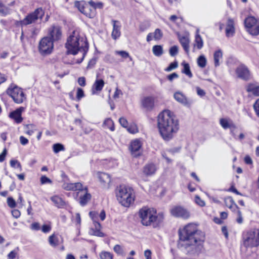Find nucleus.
Instances as JSON below:
<instances>
[{"mask_svg":"<svg viewBox=\"0 0 259 259\" xmlns=\"http://www.w3.org/2000/svg\"><path fill=\"white\" fill-rule=\"evenodd\" d=\"M179 236L178 247L187 254H198L203 251L205 234L195 224L190 223L180 229Z\"/></svg>","mask_w":259,"mask_h":259,"instance_id":"f257e3e1","label":"nucleus"},{"mask_svg":"<svg viewBox=\"0 0 259 259\" xmlns=\"http://www.w3.org/2000/svg\"><path fill=\"white\" fill-rule=\"evenodd\" d=\"M157 125L162 138L166 141L172 139L179 130L178 120L168 110H164L159 114Z\"/></svg>","mask_w":259,"mask_h":259,"instance_id":"f03ea898","label":"nucleus"},{"mask_svg":"<svg viewBox=\"0 0 259 259\" xmlns=\"http://www.w3.org/2000/svg\"><path fill=\"white\" fill-rule=\"evenodd\" d=\"M67 54L75 55L78 53L81 54V57L76 61V63H80L83 60L88 51L89 45L85 38L81 37L77 31H73L68 37L65 44Z\"/></svg>","mask_w":259,"mask_h":259,"instance_id":"7ed1b4c3","label":"nucleus"},{"mask_svg":"<svg viewBox=\"0 0 259 259\" xmlns=\"http://www.w3.org/2000/svg\"><path fill=\"white\" fill-rule=\"evenodd\" d=\"M62 188L67 191H77L74 197L82 206L85 205L91 199V195L88 192V188L83 187L81 183H64Z\"/></svg>","mask_w":259,"mask_h":259,"instance_id":"20e7f679","label":"nucleus"},{"mask_svg":"<svg viewBox=\"0 0 259 259\" xmlns=\"http://www.w3.org/2000/svg\"><path fill=\"white\" fill-rule=\"evenodd\" d=\"M139 215L141 219L142 224L144 226L157 225L163 218V214L156 215V211L154 208L144 207L139 211Z\"/></svg>","mask_w":259,"mask_h":259,"instance_id":"39448f33","label":"nucleus"},{"mask_svg":"<svg viewBox=\"0 0 259 259\" xmlns=\"http://www.w3.org/2000/svg\"><path fill=\"white\" fill-rule=\"evenodd\" d=\"M134 190L132 188L124 185L117 188L116 197L119 202L125 207H128L134 201Z\"/></svg>","mask_w":259,"mask_h":259,"instance_id":"423d86ee","label":"nucleus"},{"mask_svg":"<svg viewBox=\"0 0 259 259\" xmlns=\"http://www.w3.org/2000/svg\"><path fill=\"white\" fill-rule=\"evenodd\" d=\"M243 244L246 247H256L259 245V230H250L244 235Z\"/></svg>","mask_w":259,"mask_h":259,"instance_id":"0eeeda50","label":"nucleus"},{"mask_svg":"<svg viewBox=\"0 0 259 259\" xmlns=\"http://www.w3.org/2000/svg\"><path fill=\"white\" fill-rule=\"evenodd\" d=\"M7 94L17 104H21L26 99V96L22 89L16 85L11 84L6 91Z\"/></svg>","mask_w":259,"mask_h":259,"instance_id":"6e6552de","label":"nucleus"},{"mask_svg":"<svg viewBox=\"0 0 259 259\" xmlns=\"http://www.w3.org/2000/svg\"><path fill=\"white\" fill-rule=\"evenodd\" d=\"M54 49V42L49 36L42 38L38 45V51L42 55H48L52 53Z\"/></svg>","mask_w":259,"mask_h":259,"instance_id":"1a4fd4ad","label":"nucleus"},{"mask_svg":"<svg viewBox=\"0 0 259 259\" xmlns=\"http://www.w3.org/2000/svg\"><path fill=\"white\" fill-rule=\"evenodd\" d=\"M245 27L247 31L252 35L259 34V20L253 16H249L244 20Z\"/></svg>","mask_w":259,"mask_h":259,"instance_id":"9d476101","label":"nucleus"},{"mask_svg":"<svg viewBox=\"0 0 259 259\" xmlns=\"http://www.w3.org/2000/svg\"><path fill=\"white\" fill-rule=\"evenodd\" d=\"M44 15L42 8L36 9L33 12L30 13L20 21L21 26H26L35 22L38 19H41Z\"/></svg>","mask_w":259,"mask_h":259,"instance_id":"9b49d317","label":"nucleus"},{"mask_svg":"<svg viewBox=\"0 0 259 259\" xmlns=\"http://www.w3.org/2000/svg\"><path fill=\"white\" fill-rule=\"evenodd\" d=\"M62 35L61 29L59 26L53 25L48 30L47 36H49L54 42L60 40Z\"/></svg>","mask_w":259,"mask_h":259,"instance_id":"f8f14e48","label":"nucleus"},{"mask_svg":"<svg viewBox=\"0 0 259 259\" xmlns=\"http://www.w3.org/2000/svg\"><path fill=\"white\" fill-rule=\"evenodd\" d=\"M237 77L244 80H248L250 78V73L248 67L244 64L239 65L235 70Z\"/></svg>","mask_w":259,"mask_h":259,"instance_id":"ddd939ff","label":"nucleus"},{"mask_svg":"<svg viewBox=\"0 0 259 259\" xmlns=\"http://www.w3.org/2000/svg\"><path fill=\"white\" fill-rule=\"evenodd\" d=\"M142 143L140 140L136 139L131 142L130 150L131 154L135 157L140 156L142 153Z\"/></svg>","mask_w":259,"mask_h":259,"instance_id":"4468645a","label":"nucleus"},{"mask_svg":"<svg viewBox=\"0 0 259 259\" xmlns=\"http://www.w3.org/2000/svg\"><path fill=\"white\" fill-rule=\"evenodd\" d=\"M171 214L178 218L187 219L190 217V212L185 208L181 206H176L170 210Z\"/></svg>","mask_w":259,"mask_h":259,"instance_id":"2eb2a0df","label":"nucleus"},{"mask_svg":"<svg viewBox=\"0 0 259 259\" xmlns=\"http://www.w3.org/2000/svg\"><path fill=\"white\" fill-rule=\"evenodd\" d=\"M175 99L180 103L187 107H190L192 102L181 92H177L174 95Z\"/></svg>","mask_w":259,"mask_h":259,"instance_id":"dca6fc26","label":"nucleus"},{"mask_svg":"<svg viewBox=\"0 0 259 259\" xmlns=\"http://www.w3.org/2000/svg\"><path fill=\"white\" fill-rule=\"evenodd\" d=\"M24 110V108L21 107L11 112L9 114V117L14 119L17 123H20L23 120L21 114Z\"/></svg>","mask_w":259,"mask_h":259,"instance_id":"f3484780","label":"nucleus"},{"mask_svg":"<svg viewBox=\"0 0 259 259\" xmlns=\"http://www.w3.org/2000/svg\"><path fill=\"white\" fill-rule=\"evenodd\" d=\"M142 106L147 110H151L154 106V98L152 96L144 97L142 101Z\"/></svg>","mask_w":259,"mask_h":259,"instance_id":"a211bd4d","label":"nucleus"},{"mask_svg":"<svg viewBox=\"0 0 259 259\" xmlns=\"http://www.w3.org/2000/svg\"><path fill=\"white\" fill-rule=\"evenodd\" d=\"M178 37L179 38V40L182 45L183 48L185 50V52L187 54H188L189 52V48H190V38L188 36H182L179 33L178 34Z\"/></svg>","mask_w":259,"mask_h":259,"instance_id":"6ab92c4d","label":"nucleus"},{"mask_svg":"<svg viewBox=\"0 0 259 259\" xmlns=\"http://www.w3.org/2000/svg\"><path fill=\"white\" fill-rule=\"evenodd\" d=\"M113 30L111 33L112 38L116 40L119 38L121 35L120 28L121 26L118 21L112 20Z\"/></svg>","mask_w":259,"mask_h":259,"instance_id":"aec40b11","label":"nucleus"},{"mask_svg":"<svg viewBox=\"0 0 259 259\" xmlns=\"http://www.w3.org/2000/svg\"><path fill=\"white\" fill-rule=\"evenodd\" d=\"M94 227L91 229L90 234L98 237H103L104 234L101 231V224L97 221H94Z\"/></svg>","mask_w":259,"mask_h":259,"instance_id":"412c9836","label":"nucleus"},{"mask_svg":"<svg viewBox=\"0 0 259 259\" xmlns=\"http://www.w3.org/2000/svg\"><path fill=\"white\" fill-rule=\"evenodd\" d=\"M104 81L103 79H96L92 87V94L95 95L100 92L103 89L104 85Z\"/></svg>","mask_w":259,"mask_h":259,"instance_id":"4be33fe9","label":"nucleus"},{"mask_svg":"<svg viewBox=\"0 0 259 259\" xmlns=\"http://www.w3.org/2000/svg\"><path fill=\"white\" fill-rule=\"evenodd\" d=\"M97 177L104 186H108L111 182V178L109 175L105 172H98Z\"/></svg>","mask_w":259,"mask_h":259,"instance_id":"5701e85b","label":"nucleus"},{"mask_svg":"<svg viewBox=\"0 0 259 259\" xmlns=\"http://www.w3.org/2000/svg\"><path fill=\"white\" fill-rule=\"evenodd\" d=\"M234 33L235 27L234 21L232 19H229L226 28V35L227 37H230L232 36Z\"/></svg>","mask_w":259,"mask_h":259,"instance_id":"b1692460","label":"nucleus"},{"mask_svg":"<svg viewBox=\"0 0 259 259\" xmlns=\"http://www.w3.org/2000/svg\"><path fill=\"white\" fill-rule=\"evenodd\" d=\"M156 170L155 164L150 163L146 165L143 168V172L146 176H151L153 175Z\"/></svg>","mask_w":259,"mask_h":259,"instance_id":"393cba45","label":"nucleus"},{"mask_svg":"<svg viewBox=\"0 0 259 259\" xmlns=\"http://www.w3.org/2000/svg\"><path fill=\"white\" fill-rule=\"evenodd\" d=\"M225 203L228 208L232 211H235L238 208L237 205L234 202L233 199L231 197H227L224 199Z\"/></svg>","mask_w":259,"mask_h":259,"instance_id":"a878e982","label":"nucleus"},{"mask_svg":"<svg viewBox=\"0 0 259 259\" xmlns=\"http://www.w3.org/2000/svg\"><path fill=\"white\" fill-rule=\"evenodd\" d=\"M48 241L49 244L53 247H56L61 243L58 236L54 233L49 236Z\"/></svg>","mask_w":259,"mask_h":259,"instance_id":"bb28decb","label":"nucleus"},{"mask_svg":"<svg viewBox=\"0 0 259 259\" xmlns=\"http://www.w3.org/2000/svg\"><path fill=\"white\" fill-rule=\"evenodd\" d=\"M223 58V52L219 49L214 52L213 54L214 64L215 67H218L220 65V61Z\"/></svg>","mask_w":259,"mask_h":259,"instance_id":"cd10ccee","label":"nucleus"},{"mask_svg":"<svg viewBox=\"0 0 259 259\" xmlns=\"http://www.w3.org/2000/svg\"><path fill=\"white\" fill-rule=\"evenodd\" d=\"M220 123L221 126L224 128L227 129L228 128H235L236 126L234 123L230 120L226 118H221L220 120Z\"/></svg>","mask_w":259,"mask_h":259,"instance_id":"c85d7f7f","label":"nucleus"},{"mask_svg":"<svg viewBox=\"0 0 259 259\" xmlns=\"http://www.w3.org/2000/svg\"><path fill=\"white\" fill-rule=\"evenodd\" d=\"M51 200L58 207H62L65 205V202L62 199L58 196H52Z\"/></svg>","mask_w":259,"mask_h":259,"instance_id":"c756f323","label":"nucleus"},{"mask_svg":"<svg viewBox=\"0 0 259 259\" xmlns=\"http://www.w3.org/2000/svg\"><path fill=\"white\" fill-rule=\"evenodd\" d=\"M247 91L251 92L255 96H259V85H256L253 84H250L247 88Z\"/></svg>","mask_w":259,"mask_h":259,"instance_id":"7c9ffc66","label":"nucleus"},{"mask_svg":"<svg viewBox=\"0 0 259 259\" xmlns=\"http://www.w3.org/2000/svg\"><path fill=\"white\" fill-rule=\"evenodd\" d=\"M194 47H196L199 50L202 48L203 46V41L200 34L195 35Z\"/></svg>","mask_w":259,"mask_h":259,"instance_id":"2f4dec72","label":"nucleus"},{"mask_svg":"<svg viewBox=\"0 0 259 259\" xmlns=\"http://www.w3.org/2000/svg\"><path fill=\"white\" fill-rule=\"evenodd\" d=\"M152 52L155 56H161L163 53L162 47L160 45L154 46L152 48Z\"/></svg>","mask_w":259,"mask_h":259,"instance_id":"473e14b6","label":"nucleus"},{"mask_svg":"<svg viewBox=\"0 0 259 259\" xmlns=\"http://www.w3.org/2000/svg\"><path fill=\"white\" fill-rule=\"evenodd\" d=\"M183 69L182 72L187 75L189 77L191 78L193 76L192 73L190 70V66L188 63H184Z\"/></svg>","mask_w":259,"mask_h":259,"instance_id":"72a5a7b5","label":"nucleus"},{"mask_svg":"<svg viewBox=\"0 0 259 259\" xmlns=\"http://www.w3.org/2000/svg\"><path fill=\"white\" fill-rule=\"evenodd\" d=\"M197 62L198 66L203 68L206 66L207 60L204 55H201L198 58Z\"/></svg>","mask_w":259,"mask_h":259,"instance_id":"f704fd0d","label":"nucleus"},{"mask_svg":"<svg viewBox=\"0 0 259 259\" xmlns=\"http://www.w3.org/2000/svg\"><path fill=\"white\" fill-rule=\"evenodd\" d=\"M53 150L55 153H58L60 151H64V146L60 143H56L53 145Z\"/></svg>","mask_w":259,"mask_h":259,"instance_id":"c9c22d12","label":"nucleus"},{"mask_svg":"<svg viewBox=\"0 0 259 259\" xmlns=\"http://www.w3.org/2000/svg\"><path fill=\"white\" fill-rule=\"evenodd\" d=\"M90 10L89 7H83L81 9H79L80 11L85 15L87 17L89 18H93L94 16V12H90L89 13L88 11V10Z\"/></svg>","mask_w":259,"mask_h":259,"instance_id":"e433bc0d","label":"nucleus"},{"mask_svg":"<svg viewBox=\"0 0 259 259\" xmlns=\"http://www.w3.org/2000/svg\"><path fill=\"white\" fill-rule=\"evenodd\" d=\"M99 255L100 259H113V254L108 251H102Z\"/></svg>","mask_w":259,"mask_h":259,"instance_id":"4c0bfd02","label":"nucleus"},{"mask_svg":"<svg viewBox=\"0 0 259 259\" xmlns=\"http://www.w3.org/2000/svg\"><path fill=\"white\" fill-rule=\"evenodd\" d=\"M153 35V38L156 40H160L162 37L163 33L160 29L157 28L155 30Z\"/></svg>","mask_w":259,"mask_h":259,"instance_id":"58836bf2","label":"nucleus"},{"mask_svg":"<svg viewBox=\"0 0 259 259\" xmlns=\"http://www.w3.org/2000/svg\"><path fill=\"white\" fill-rule=\"evenodd\" d=\"M104 124L108 127L111 131H114V123L112 120L110 118H107L105 120Z\"/></svg>","mask_w":259,"mask_h":259,"instance_id":"ea45409f","label":"nucleus"},{"mask_svg":"<svg viewBox=\"0 0 259 259\" xmlns=\"http://www.w3.org/2000/svg\"><path fill=\"white\" fill-rule=\"evenodd\" d=\"M10 163L12 167L18 168L20 171L22 170V166L17 160L12 159L11 160Z\"/></svg>","mask_w":259,"mask_h":259,"instance_id":"a19ab883","label":"nucleus"},{"mask_svg":"<svg viewBox=\"0 0 259 259\" xmlns=\"http://www.w3.org/2000/svg\"><path fill=\"white\" fill-rule=\"evenodd\" d=\"M89 4L91 6H92L94 9V11L96 9L99 8L101 9L103 8V4L101 2L95 3L93 1H90L89 2Z\"/></svg>","mask_w":259,"mask_h":259,"instance_id":"79ce46f5","label":"nucleus"},{"mask_svg":"<svg viewBox=\"0 0 259 259\" xmlns=\"http://www.w3.org/2000/svg\"><path fill=\"white\" fill-rule=\"evenodd\" d=\"M178 66V64L177 61H175L172 63H171L166 68L164 69V71L166 72H170L171 70L175 69Z\"/></svg>","mask_w":259,"mask_h":259,"instance_id":"37998d69","label":"nucleus"},{"mask_svg":"<svg viewBox=\"0 0 259 259\" xmlns=\"http://www.w3.org/2000/svg\"><path fill=\"white\" fill-rule=\"evenodd\" d=\"M0 13L3 15H6L9 13V9L7 7L0 2Z\"/></svg>","mask_w":259,"mask_h":259,"instance_id":"c03bdc74","label":"nucleus"},{"mask_svg":"<svg viewBox=\"0 0 259 259\" xmlns=\"http://www.w3.org/2000/svg\"><path fill=\"white\" fill-rule=\"evenodd\" d=\"M126 128L128 132L130 133L135 134L138 132V128L136 124H132L129 126H127Z\"/></svg>","mask_w":259,"mask_h":259,"instance_id":"a18cd8bd","label":"nucleus"},{"mask_svg":"<svg viewBox=\"0 0 259 259\" xmlns=\"http://www.w3.org/2000/svg\"><path fill=\"white\" fill-rule=\"evenodd\" d=\"M7 204L10 208H14L16 206L15 200L11 197L7 198Z\"/></svg>","mask_w":259,"mask_h":259,"instance_id":"49530a36","label":"nucleus"},{"mask_svg":"<svg viewBox=\"0 0 259 259\" xmlns=\"http://www.w3.org/2000/svg\"><path fill=\"white\" fill-rule=\"evenodd\" d=\"M84 97V94L83 90L81 88H78L76 93V100L79 101L81 98Z\"/></svg>","mask_w":259,"mask_h":259,"instance_id":"de8ad7c7","label":"nucleus"},{"mask_svg":"<svg viewBox=\"0 0 259 259\" xmlns=\"http://www.w3.org/2000/svg\"><path fill=\"white\" fill-rule=\"evenodd\" d=\"M169 54L171 56H175L178 53V47L176 46L171 47L169 51Z\"/></svg>","mask_w":259,"mask_h":259,"instance_id":"09e8293b","label":"nucleus"},{"mask_svg":"<svg viewBox=\"0 0 259 259\" xmlns=\"http://www.w3.org/2000/svg\"><path fill=\"white\" fill-rule=\"evenodd\" d=\"M195 201L196 203L200 206L203 207L205 205L204 201L201 199L200 197L198 195H196L195 197Z\"/></svg>","mask_w":259,"mask_h":259,"instance_id":"8fccbe9b","label":"nucleus"},{"mask_svg":"<svg viewBox=\"0 0 259 259\" xmlns=\"http://www.w3.org/2000/svg\"><path fill=\"white\" fill-rule=\"evenodd\" d=\"M30 228L33 231H38L40 229V224L38 222H34L30 225Z\"/></svg>","mask_w":259,"mask_h":259,"instance_id":"3c124183","label":"nucleus"},{"mask_svg":"<svg viewBox=\"0 0 259 259\" xmlns=\"http://www.w3.org/2000/svg\"><path fill=\"white\" fill-rule=\"evenodd\" d=\"M52 227L50 224L43 225L41 227V231L44 233H48L51 230Z\"/></svg>","mask_w":259,"mask_h":259,"instance_id":"603ef678","label":"nucleus"},{"mask_svg":"<svg viewBox=\"0 0 259 259\" xmlns=\"http://www.w3.org/2000/svg\"><path fill=\"white\" fill-rule=\"evenodd\" d=\"M116 54L120 55L123 58H127L129 57V54L124 51H117L115 52Z\"/></svg>","mask_w":259,"mask_h":259,"instance_id":"864d4df0","label":"nucleus"},{"mask_svg":"<svg viewBox=\"0 0 259 259\" xmlns=\"http://www.w3.org/2000/svg\"><path fill=\"white\" fill-rule=\"evenodd\" d=\"M253 108L256 115L259 117V98L254 103Z\"/></svg>","mask_w":259,"mask_h":259,"instance_id":"5fc2aeb1","label":"nucleus"},{"mask_svg":"<svg viewBox=\"0 0 259 259\" xmlns=\"http://www.w3.org/2000/svg\"><path fill=\"white\" fill-rule=\"evenodd\" d=\"M114 251L118 254H122L123 249L119 245H115L113 248Z\"/></svg>","mask_w":259,"mask_h":259,"instance_id":"6e6d98bb","label":"nucleus"},{"mask_svg":"<svg viewBox=\"0 0 259 259\" xmlns=\"http://www.w3.org/2000/svg\"><path fill=\"white\" fill-rule=\"evenodd\" d=\"M40 183L41 184L52 183V181L46 176H43L40 178Z\"/></svg>","mask_w":259,"mask_h":259,"instance_id":"4d7b16f0","label":"nucleus"},{"mask_svg":"<svg viewBox=\"0 0 259 259\" xmlns=\"http://www.w3.org/2000/svg\"><path fill=\"white\" fill-rule=\"evenodd\" d=\"M119 122L121 125L123 127H127L128 122L127 120L124 117H121L119 119Z\"/></svg>","mask_w":259,"mask_h":259,"instance_id":"13d9d810","label":"nucleus"},{"mask_svg":"<svg viewBox=\"0 0 259 259\" xmlns=\"http://www.w3.org/2000/svg\"><path fill=\"white\" fill-rule=\"evenodd\" d=\"M179 77V75L176 73L174 72L167 76V79L170 82L172 81L174 79L178 78Z\"/></svg>","mask_w":259,"mask_h":259,"instance_id":"bf43d9fd","label":"nucleus"},{"mask_svg":"<svg viewBox=\"0 0 259 259\" xmlns=\"http://www.w3.org/2000/svg\"><path fill=\"white\" fill-rule=\"evenodd\" d=\"M12 215L13 217L16 219H17L20 217L21 215L20 211L18 209H13L11 211Z\"/></svg>","mask_w":259,"mask_h":259,"instance_id":"052dcab7","label":"nucleus"},{"mask_svg":"<svg viewBox=\"0 0 259 259\" xmlns=\"http://www.w3.org/2000/svg\"><path fill=\"white\" fill-rule=\"evenodd\" d=\"M152 252L149 249H147L144 251V256L146 259H152L151 257Z\"/></svg>","mask_w":259,"mask_h":259,"instance_id":"680f3d73","label":"nucleus"},{"mask_svg":"<svg viewBox=\"0 0 259 259\" xmlns=\"http://www.w3.org/2000/svg\"><path fill=\"white\" fill-rule=\"evenodd\" d=\"M78 83L81 87H84L86 84L85 79L84 77H79L78 79Z\"/></svg>","mask_w":259,"mask_h":259,"instance_id":"e2e57ef3","label":"nucleus"},{"mask_svg":"<svg viewBox=\"0 0 259 259\" xmlns=\"http://www.w3.org/2000/svg\"><path fill=\"white\" fill-rule=\"evenodd\" d=\"M90 217L92 218L93 223H94V221H96L97 219V215L98 213L96 211H91L89 213Z\"/></svg>","mask_w":259,"mask_h":259,"instance_id":"0e129e2a","label":"nucleus"},{"mask_svg":"<svg viewBox=\"0 0 259 259\" xmlns=\"http://www.w3.org/2000/svg\"><path fill=\"white\" fill-rule=\"evenodd\" d=\"M20 142L22 145H26L28 143V139L23 136H20Z\"/></svg>","mask_w":259,"mask_h":259,"instance_id":"69168bd1","label":"nucleus"},{"mask_svg":"<svg viewBox=\"0 0 259 259\" xmlns=\"http://www.w3.org/2000/svg\"><path fill=\"white\" fill-rule=\"evenodd\" d=\"M17 252L15 250L11 251L8 255L9 259H14L16 257Z\"/></svg>","mask_w":259,"mask_h":259,"instance_id":"338daca9","label":"nucleus"},{"mask_svg":"<svg viewBox=\"0 0 259 259\" xmlns=\"http://www.w3.org/2000/svg\"><path fill=\"white\" fill-rule=\"evenodd\" d=\"M196 90H197V94L198 95H199L201 97H203L205 95V93L204 91L202 89H200V88L197 87Z\"/></svg>","mask_w":259,"mask_h":259,"instance_id":"774afa93","label":"nucleus"}]
</instances>
